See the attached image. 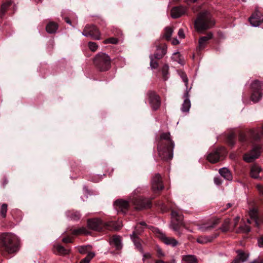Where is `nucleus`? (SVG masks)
Masks as SVG:
<instances>
[{
    "mask_svg": "<svg viewBox=\"0 0 263 263\" xmlns=\"http://www.w3.org/2000/svg\"><path fill=\"white\" fill-rule=\"evenodd\" d=\"M260 155L259 148L258 147H254L249 153L245 154L243 156V160L248 163L251 162L257 158Z\"/></svg>",
    "mask_w": 263,
    "mask_h": 263,
    "instance_id": "nucleus-14",
    "label": "nucleus"
},
{
    "mask_svg": "<svg viewBox=\"0 0 263 263\" xmlns=\"http://www.w3.org/2000/svg\"><path fill=\"white\" fill-rule=\"evenodd\" d=\"M237 256L234 260V263H241L247 260L248 255L242 251L237 250Z\"/></svg>",
    "mask_w": 263,
    "mask_h": 263,
    "instance_id": "nucleus-22",
    "label": "nucleus"
},
{
    "mask_svg": "<svg viewBox=\"0 0 263 263\" xmlns=\"http://www.w3.org/2000/svg\"><path fill=\"white\" fill-rule=\"evenodd\" d=\"M143 259L145 260L146 259L150 258L151 257V255L149 253H143Z\"/></svg>",
    "mask_w": 263,
    "mask_h": 263,
    "instance_id": "nucleus-53",
    "label": "nucleus"
},
{
    "mask_svg": "<svg viewBox=\"0 0 263 263\" xmlns=\"http://www.w3.org/2000/svg\"><path fill=\"white\" fill-rule=\"evenodd\" d=\"M257 187L258 190H259V191L260 193H261L263 195V186H261V185H257Z\"/></svg>",
    "mask_w": 263,
    "mask_h": 263,
    "instance_id": "nucleus-58",
    "label": "nucleus"
},
{
    "mask_svg": "<svg viewBox=\"0 0 263 263\" xmlns=\"http://www.w3.org/2000/svg\"><path fill=\"white\" fill-rule=\"evenodd\" d=\"M82 33L84 36L90 37L93 40H99L101 39L100 31L93 25H86Z\"/></svg>",
    "mask_w": 263,
    "mask_h": 263,
    "instance_id": "nucleus-9",
    "label": "nucleus"
},
{
    "mask_svg": "<svg viewBox=\"0 0 263 263\" xmlns=\"http://www.w3.org/2000/svg\"><path fill=\"white\" fill-rule=\"evenodd\" d=\"M18 250V241L16 237L11 233L0 235V251L2 252L13 253Z\"/></svg>",
    "mask_w": 263,
    "mask_h": 263,
    "instance_id": "nucleus-1",
    "label": "nucleus"
},
{
    "mask_svg": "<svg viewBox=\"0 0 263 263\" xmlns=\"http://www.w3.org/2000/svg\"><path fill=\"white\" fill-rule=\"evenodd\" d=\"M222 232H226L231 230L230 228V219L229 218L226 219L221 228H220Z\"/></svg>",
    "mask_w": 263,
    "mask_h": 263,
    "instance_id": "nucleus-32",
    "label": "nucleus"
},
{
    "mask_svg": "<svg viewBox=\"0 0 263 263\" xmlns=\"http://www.w3.org/2000/svg\"><path fill=\"white\" fill-rule=\"evenodd\" d=\"M179 74L180 77L182 78V81L184 82L185 85L186 86V91L184 95V100L182 105L181 110L183 112H188L191 107V102L189 100V90L191 89V88L188 89L187 84H188V78L187 77L186 74L183 71H179Z\"/></svg>",
    "mask_w": 263,
    "mask_h": 263,
    "instance_id": "nucleus-7",
    "label": "nucleus"
},
{
    "mask_svg": "<svg viewBox=\"0 0 263 263\" xmlns=\"http://www.w3.org/2000/svg\"><path fill=\"white\" fill-rule=\"evenodd\" d=\"M250 231V228L249 226L245 224L239 227L236 231L237 233H248Z\"/></svg>",
    "mask_w": 263,
    "mask_h": 263,
    "instance_id": "nucleus-38",
    "label": "nucleus"
},
{
    "mask_svg": "<svg viewBox=\"0 0 263 263\" xmlns=\"http://www.w3.org/2000/svg\"><path fill=\"white\" fill-rule=\"evenodd\" d=\"M9 183V180L6 177H3L1 180V186L2 189H5Z\"/></svg>",
    "mask_w": 263,
    "mask_h": 263,
    "instance_id": "nucleus-44",
    "label": "nucleus"
},
{
    "mask_svg": "<svg viewBox=\"0 0 263 263\" xmlns=\"http://www.w3.org/2000/svg\"><path fill=\"white\" fill-rule=\"evenodd\" d=\"M214 182L217 185H219L221 183V181L220 179L218 178H214Z\"/></svg>",
    "mask_w": 263,
    "mask_h": 263,
    "instance_id": "nucleus-55",
    "label": "nucleus"
},
{
    "mask_svg": "<svg viewBox=\"0 0 263 263\" xmlns=\"http://www.w3.org/2000/svg\"><path fill=\"white\" fill-rule=\"evenodd\" d=\"M71 220L74 221H77L80 219L81 217V214L79 212H72L68 215Z\"/></svg>",
    "mask_w": 263,
    "mask_h": 263,
    "instance_id": "nucleus-36",
    "label": "nucleus"
},
{
    "mask_svg": "<svg viewBox=\"0 0 263 263\" xmlns=\"http://www.w3.org/2000/svg\"><path fill=\"white\" fill-rule=\"evenodd\" d=\"M72 234L75 235H81V234H88L89 232L85 227H82L77 229H74L72 232Z\"/></svg>",
    "mask_w": 263,
    "mask_h": 263,
    "instance_id": "nucleus-33",
    "label": "nucleus"
},
{
    "mask_svg": "<svg viewBox=\"0 0 263 263\" xmlns=\"http://www.w3.org/2000/svg\"><path fill=\"white\" fill-rule=\"evenodd\" d=\"M8 210V205L6 203L2 204L1 209L0 213L2 217L5 218L6 217L7 212Z\"/></svg>",
    "mask_w": 263,
    "mask_h": 263,
    "instance_id": "nucleus-39",
    "label": "nucleus"
},
{
    "mask_svg": "<svg viewBox=\"0 0 263 263\" xmlns=\"http://www.w3.org/2000/svg\"><path fill=\"white\" fill-rule=\"evenodd\" d=\"M252 94L251 100L254 102H257L262 98L263 90V83L258 80H254L251 85Z\"/></svg>",
    "mask_w": 263,
    "mask_h": 263,
    "instance_id": "nucleus-6",
    "label": "nucleus"
},
{
    "mask_svg": "<svg viewBox=\"0 0 263 263\" xmlns=\"http://www.w3.org/2000/svg\"><path fill=\"white\" fill-rule=\"evenodd\" d=\"M261 171V167L256 165H253L251 167L250 170V175L251 177L255 178V179H258L260 178L259 174Z\"/></svg>",
    "mask_w": 263,
    "mask_h": 263,
    "instance_id": "nucleus-23",
    "label": "nucleus"
},
{
    "mask_svg": "<svg viewBox=\"0 0 263 263\" xmlns=\"http://www.w3.org/2000/svg\"><path fill=\"white\" fill-rule=\"evenodd\" d=\"M161 239L164 243L167 245L175 247L178 244V241L172 237H167L164 234L161 235Z\"/></svg>",
    "mask_w": 263,
    "mask_h": 263,
    "instance_id": "nucleus-25",
    "label": "nucleus"
},
{
    "mask_svg": "<svg viewBox=\"0 0 263 263\" xmlns=\"http://www.w3.org/2000/svg\"><path fill=\"white\" fill-rule=\"evenodd\" d=\"M185 1L186 2H189L190 3H195L197 1V0H185Z\"/></svg>",
    "mask_w": 263,
    "mask_h": 263,
    "instance_id": "nucleus-61",
    "label": "nucleus"
},
{
    "mask_svg": "<svg viewBox=\"0 0 263 263\" xmlns=\"http://www.w3.org/2000/svg\"><path fill=\"white\" fill-rule=\"evenodd\" d=\"M58 28V25L53 22H49L46 26V30L49 33H54Z\"/></svg>",
    "mask_w": 263,
    "mask_h": 263,
    "instance_id": "nucleus-26",
    "label": "nucleus"
},
{
    "mask_svg": "<svg viewBox=\"0 0 263 263\" xmlns=\"http://www.w3.org/2000/svg\"><path fill=\"white\" fill-rule=\"evenodd\" d=\"M95 255L93 252H89L87 256L81 260L80 263H89L90 260L95 256Z\"/></svg>",
    "mask_w": 263,
    "mask_h": 263,
    "instance_id": "nucleus-42",
    "label": "nucleus"
},
{
    "mask_svg": "<svg viewBox=\"0 0 263 263\" xmlns=\"http://www.w3.org/2000/svg\"><path fill=\"white\" fill-rule=\"evenodd\" d=\"M151 185L153 191L156 193L164 189L162 177L159 174H156L151 179Z\"/></svg>",
    "mask_w": 263,
    "mask_h": 263,
    "instance_id": "nucleus-12",
    "label": "nucleus"
},
{
    "mask_svg": "<svg viewBox=\"0 0 263 263\" xmlns=\"http://www.w3.org/2000/svg\"><path fill=\"white\" fill-rule=\"evenodd\" d=\"M154 45L156 50L153 55L156 59H161L166 53L167 46L165 43H160L158 41H156Z\"/></svg>",
    "mask_w": 263,
    "mask_h": 263,
    "instance_id": "nucleus-13",
    "label": "nucleus"
},
{
    "mask_svg": "<svg viewBox=\"0 0 263 263\" xmlns=\"http://www.w3.org/2000/svg\"><path fill=\"white\" fill-rule=\"evenodd\" d=\"M11 5V3L9 2H6L3 4L0 9V17H2L5 14L8 7Z\"/></svg>",
    "mask_w": 263,
    "mask_h": 263,
    "instance_id": "nucleus-37",
    "label": "nucleus"
},
{
    "mask_svg": "<svg viewBox=\"0 0 263 263\" xmlns=\"http://www.w3.org/2000/svg\"><path fill=\"white\" fill-rule=\"evenodd\" d=\"M93 62L95 66L100 71L109 70L111 67V59L107 54L103 52L98 53L94 58Z\"/></svg>",
    "mask_w": 263,
    "mask_h": 263,
    "instance_id": "nucleus-4",
    "label": "nucleus"
},
{
    "mask_svg": "<svg viewBox=\"0 0 263 263\" xmlns=\"http://www.w3.org/2000/svg\"><path fill=\"white\" fill-rule=\"evenodd\" d=\"M197 241L200 243L203 244L206 243L211 240L206 237H200L197 239Z\"/></svg>",
    "mask_w": 263,
    "mask_h": 263,
    "instance_id": "nucleus-46",
    "label": "nucleus"
},
{
    "mask_svg": "<svg viewBox=\"0 0 263 263\" xmlns=\"http://www.w3.org/2000/svg\"><path fill=\"white\" fill-rule=\"evenodd\" d=\"M215 25V21L208 10L200 12L194 22L195 29L199 32L211 28Z\"/></svg>",
    "mask_w": 263,
    "mask_h": 263,
    "instance_id": "nucleus-2",
    "label": "nucleus"
},
{
    "mask_svg": "<svg viewBox=\"0 0 263 263\" xmlns=\"http://www.w3.org/2000/svg\"><path fill=\"white\" fill-rule=\"evenodd\" d=\"M231 263H234V261H233V262H231Z\"/></svg>",
    "mask_w": 263,
    "mask_h": 263,
    "instance_id": "nucleus-64",
    "label": "nucleus"
},
{
    "mask_svg": "<svg viewBox=\"0 0 263 263\" xmlns=\"http://www.w3.org/2000/svg\"><path fill=\"white\" fill-rule=\"evenodd\" d=\"M219 173L224 178L227 180H231L232 176L230 171L225 167L219 169Z\"/></svg>",
    "mask_w": 263,
    "mask_h": 263,
    "instance_id": "nucleus-29",
    "label": "nucleus"
},
{
    "mask_svg": "<svg viewBox=\"0 0 263 263\" xmlns=\"http://www.w3.org/2000/svg\"><path fill=\"white\" fill-rule=\"evenodd\" d=\"M250 218L247 219V222L249 223H251L252 221H253L255 223V225L256 227L259 226V221L258 217L257 211L255 209H252L250 210L249 212Z\"/></svg>",
    "mask_w": 263,
    "mask_h": 263,
    "instance_id": "nucleus-21",
    "label": "nucleus"
},
{
    "mask_svg": "<svg viewBox=\"0 0 263 263\" xmlns=\"http://www.w3.org/2000/svg\"><path fill=\"white\" fill-rule=\"evenodd\" d=\"M171 217L172 223L171 227L173 230L177 232V235L180 236L181 235V233L178 230L179 226L182 224L183 216L180 212L172 210Z\"/></svg>",
    "mask_w": 263,
    "mask_h": 263,
    "instance_id": "nucleus-8",
    "label": "nucleus"
},
{
    "mask_svg": "<svg viewBox=\"0 0 263 263\" xmlns=\"http://www.w3.org/2000/svg\"><path fill=\"white\" fill-rule=\"evenodd\" d=\"M186 11V8L183 6H178L173 7L171 11V16L174 18H177L180 17Z\"/></svg>",
    "mask_w": 263,
    "mask_h": 263,
    "instance_id": "nucleus-20",
    "label": "nucleus"
},
{
    "mask_svg": "<svg viewBox=\"0 0 263 263\" xmlns=\"http://www.w3.org/2000/svg\"><path fill=\"white\" fill-rule=\"evenodd\" d=\"M219 223V219L213 218L211 220L210 223L203 224L199 227V230L202 232H205L213 229L215 226Z\"/></svg>",
    "mask_w": 263,
    "mask_h": 263,
    "instance_id": "nucleus-19",
    "label": "nucleus"
},
{
    "mask_svg": "<svg viewBox=\"0 0 263 263\" xmlns=\"http://www.w3.org/2000/svg\"><path fill=\"white\" fill-rule=\"evenodd\" d=\"M161 142L162 143V145H174V143L171 139L170 133H163L160 135L157 144H160Z\"/></svg>",
    "mask_w": 263,
    "mask_h": 263,
    "instance_id": "nucleus-18",
    "label": "nucleus"
},
{
    "mask_svg": "<svg viewBox=\"0 0 263 263\" xmlns=\"http://www.w3.org/2000/svg\"><path fill=\"white\" fill-rule=\"evenodd\" d=\"M173 32V29L171 27H166L165 28L164 32L162 35V38L167 41L171 40V37Z\"/></svg>",
    "mask_w": 263,
    "mask_h": 263,
    "instance_id": "nucleus-30",
    "label": "nucleus"
},
{
    "mask_svg": "<svg viewBox=\"0 0 263 263\" xmlns=\"http://www.w3.org/2000/svg\"><path fill=\"white\" fill-rule=\"evenodd\" d=\"M139 224H140V225L142 226H146V224L145 222H143H143H140V223H139Z\"/></svg>",
    "mask_w": 263,
    "mask_h": 263,
    "instance_id": "nucleus-62",
    "label": "nucleus"
},
{
    "mask_svg": "<svg viewBox=\"0 0 263 263\" xmlns=\"http://www.w3.org/2000/svg\"><path fill=\"white\" fill-rule=\"evenodd\" d=\"M119 42V40L116 37H110L106 39L103 41V43L105 44H117Z\"/></svg>",
    "mask_w": 263,
    "mask_h": 263,
    "instance_id": "nucleus-40",
    "label": "nucleus"
},
{
    "mask_svg": "<svg viewBox=\"0 0 263 263\" xmlns=\"http://www.w3.org/2000/svg\"><path fill=\"white\" fill-rule=\"evenodd\" d=\"M79 251L81 254H85L87 251V247H81L79 249Z\"/></svg>",
    "mask_w": 263,
    "mask_h": 263,
    "instance_id": "nucleus-50",
    "label": "nucleus"
},
{
    "mask_svg": "<svg viewBox=\"0 0 263 263\" xmlns=\"http://www.w3.org/2000/svg\"><path fill=\"white\" fill-rule=\"evenodd\" d=\"M258 243L260 247H263V236L258 240Z\"/></svg>",
    "mask_w": 263,
    "mask_h": 263,
    "instance_id": "nucleus-57",
    "label": "nucleus"
},
{
    "mask_svg": "<svg viewBox=\"0 0 263 263\" xmlns=\"http://www.w3.org/2000/svg\"><path fill=\"white\" fill-rule=\"evenodd\" d=\"M64 20L67 24H71V22L68 17H65Z\"/></svg>",
    "mask_w": 263,
    "mask_h": 263,
    "instance_id": "nucleus-59",
    "label": "nucleus"
},
{
    "mask_svg": "<svg viewBox=\"0 0 263 263\" xmlns=\"http://www.w3.org/2000/svg\"><path fill=\"white\" fill-rule=\"evenodd\" d=\"M174 145H162V143L157 144V151L159 156L165 161L171 160L173 157Z\"/></svg>",
    "mask_w": 263,
    "mask_h": 263,
    "instance_id": "nucleus-5",
    "label": "nucleus"
},
{
    "mask_svg": "<svg viewBox=\"0 0 263 263\" xmlns=\"http://www.w3.org/2000/svg\"><path fill=\"white\" fill-rule=\"evenodd\" d=\"M239 140L241 142H243L246 140V136L243 133H240L239 136Z\"/></svg>",
    "mask_w": 263,
    "mask_h": 263,
    "instance_id": "nucleus-49",
    "label": "nucleus"
},
{
    "mask_svg": "<svg viewBox=\"0 0 263 263\" xmlns=\"http://www.w3.org/2000/svg\"><path fill=\"white\" fill-rule=\"evenodd\" d=\"M255 132L253 130L250 131V135L254 139H257L260 138V135L258 133H255Z\"/></svg>",
    "mask_w": 263,
    "mask_h": 263,
    "instance_id": "nucleus-47",
    "label": "nucleus"
},
{
    "mask_svg": "<svg viewBox=\"0 0 263 263\" xmlns=\"http://www.w3.org/2000/svg\"><path fill=\"white\" fill-rule=\"evenodd\" d=\"M87 225L89 229L97 231H101L104 228L111 231H118L122 226L119 222L109 221L104 222L99 218L88 219Z\"/></svg>",
    "mask_w": 263,
    "mask_h": 263,
    "instance_id": "nucleus-3",
    "label": "nucleus"
},
{
    "mask_svg": "<svg viewBox=\"0 0 263 263\" xmlns=\"http://www.w3.org/2000/svg\"><path fill=\"white\" fill-rule=\"evenodd\" d=\"M147 95L152 108L154 110H157L161 105V100L159 96L155 91L152 90L148 91Z\"/></svg>",
    "mask_w": 263,
    "mask_h": 263,
    "instance_id": "nucleus-10",
    "label": "nucleus"
},
{
    "mask_svg": "<svg viewBox=\"0 0 263 263\" xmlns=\"http://www.w3.org/2000/svg\"><path fill=\"white\" fill-rule=\"evenodd\" d=\"M179 43V41L176 38H174L172 41V44L174 45H178Z\"/></svg>",
    "mask_w": 263,
    "mask_h": 263,
    "instance_id": "nucleus-56",
    "label": "nucleus"
},
{
    "mask_svg": "<svg viewBox=\"0 0 263 263\" xmlns=\"http://www.w3.org/2000/svg\"><path fill=\"white\" fill-rule=\"evenodd\" d=\"M162 73L164 80H166L167 79V75L168 73V66L167 65H164L163 67Z\"/></svg>",
    "mask_w": 263,
    "mask_h": 263,
    "instance_id": "nucleus-45",
    "label": "nucleus"
},
{
    "mask_svg": "<svg viewBox=\"0 0 263 263\" xmlns=\"http://www.w3.org/2000/svg\"><path fill=\"white\" fill-rule=\"evenodd\" d=\"M182 261L184 263H197V259L194 255H186L182 256Z\"/></svg>",
    "mask_w": 263,
    "mask_h": 263,
    "instance_id": "nucleus-31",
    "label": "nucleus"
},
{
    "mask_svg": "<svg viewBox=\"0 0 263 263\" xmlns=\"http://www.w3.org/2000/svg\"><path fill=\"white\" fill-rule=\"evenodd\" d=\"M232 206L231 203H228L227 205V209L230 208Z\"/></svg>",
    "mask_w": 263,
    "mask_h": 263,
    "instance_id": "nucleus-63",
    "label": "nucleus"
},
{
    "mask_svg": "<svg viewBox=\"0 0 263 263\" xmlns=\"http://www.w3.org/2000/svg\"><path fill=\"white\" fill-rule=\"evenodd\" d=\"M114 205L117 211H120L125 213L128 210L129 203L127 201L122 199H118L115 202Z\"/></svg>",
    "mask_w": 263,
    "mask_h": 263,
    "instance_id": "nucleus-17",
    "label": "nucleus"
},
{
    "mask_svg": "<svg viewBox=\"0 0 263 263\" xmlns=\"http://www.w3.org/2000/svg\"><path fill=\"white\" fill-rule=\"evenodd\" d=\"M157 251L158 256L159 257L163 256L164 255V253L163 252L162 250L160 248H158Z\"/></svg>",
    "mask_w": 263,
    "mask_h": 263,
    "instance_id": "nucleus-54",
    "label": "nucleus"
},
{
    "mask_svg": "<svg viewBox=\"0 0 263 263\" xmlns=\"http://www.w3.org/2000/svg\"><path fill=\"white\" fill-rule=\"evenodd\" d=\"M135 209L137 210L149 208L151 206V201L149 199L143 198H135L132 201Z\"/></svg>",
    "mask_w": 263,
    "mask_h": 263,
    "instance_id": "nucleus-11",
    "label": "nucleus"
},
{
    "mask_svg": "<svg viewBox=\"0 0 263 263\" xmlns=\"http://www.w3.org/2000/svg\"><path fill=\"white\" fill-rule=\"evenodd\" d=\"M88 47L91 51L95 52L97 50L98 46L95 42H89L88 43Z\"/></svg>",
    "mask_w": 263,
    "mask_h": 263,
    "instance_id": "nucleus-43",
    "label": "nucleus"
},
{
    "mask_svg": "<svg viewBox=\"0 0 263 263\" xmlns=\"http://www.w3.org/2000/svg\"><path fill=\"white\" fill-rule=\"evenodd\" d=\"M222 151H224L223 148H219L213 151L208 155L207 159L211 163L217 162L222 155Z\"/></svg>",
    "mask_w": 263,
    "mask_h": 263,
    "instance_id": "nucleus-16",
    "label": "nucleus"
},
{
    "mask_svg": "<svg viewBox=\"0 0 263 263\" xmlns=\"http://www.w3.org/2000/svg\"><path fill=\"white\" fill-rule=\"evenodd\" d=\"M56 249L59 253L62 255L68 254L69 253V250L66 249L64 248L63 246L61 245H57L56 247Z\"/></svg>",
    "mask_w": 263,
    "mask_h": 263,
    "instance_id": "nucleus-35",
    "label": "nucleus"
},
{
    "mask_svg": "<svg viewBox=\"0 0 263 263\" xmlns=\"http://www.w3.org/2000/svg\"><path fill=\"white\" fill-rule=\"evenodd\" d=\"M236 135L234 133L230 134L227 138V141L230 145L233 146L235 144Z\"/></svg>",
    "mask_w": 263,
    "mask_h": 263,
    "instance_id": "nucleus-34",
    "label": "nucleus"
},
{
    "mask_svg": "<svg viewBox=\"0 0 263 263\" xmlns=\"http://www.w3.org/2000/svg\"><path fill=\"white\" fill-rule=\"evenodd\" d=\"M178 35L181 39H184L185 37V34L184 33V31L182 29H180L178 30Z\"/></svg>",
    "mask_w": 263,
    "mask_h": 263,
    "instance_id": "nucleus-48",
    "label": "nucleus"
},
{
    "mask_svg": "<svg viewBox=\"0 0 263 263\" xmlns=\"http://www.w3.org/2000/svg\"><path fill=\"white\" fill-rule=\"evenodd\" d=\"M149 59L151 60L150 65L151 68L153 69L157 68L158 67V63L157 61L155 60L156 59L153 57V54L149 55Z\"/></svg>",
    "mask_w": 263,
    "mask_h": 263,
    "instance_id": "nucleus-41",
    "label": "nucleus"
},
{
    "mask_svg": "<svg viewBox=\"0 0 263 263\" xmlns=\"http://www.w3.org/2000/svg\"><path fill=\"white\" fill-rule=\"evenodd\" d=\"M249 20L252 26L257 27L263 22V15L258 11H255Z\"/></svg>",
    "mask_w": 263,
    "mask_h": 263,
    "instance_id": "nucleus-15",
    "label": "nucleus"
},
{
    "mask_svg": "<svg viewBox=\"0 0 263 263\" xmlns=\"http://www.w3.org/2000/svg\"><path fill=\"white\" fill-rule=\"evenodd\" d=\"M131 238L132 239L136 247L142 253H143L141 245L139 238L137 237L136 232H134L133 234L131 235Z\"/></svg>",
    "mask_w": 263,
    "mask_h": 263,
    "instance_id": "nucleus-27",
    "label": "nucleus"
},
{
    "mask_svg": "<svg viewBox=\"0 0 263 263\" xmlns=\"http://www.w3.org/2000/svg\"><path fill=\"white\" fill-rule=\"evenodd\" d=\"M239 219H240V217L239 216H237L234 218L233 229L234 228H235L236 227V226L238 224Z\"/></svg>",
    "mask_w": 263,
    "mask_h": 263,
    "instance_id": "nucleus-52",
    "label": "nucleus"
},
{
    "mask_svg": "<svg viewBox=\"0 0 263 263\" xmlns=\"http://www.w3.org/2000/svg\"><path fill=\"white\" fill-rule=\"evenodd\" d=\"M110 243L114 246L117 250H120L122 247L121 238L119 236H114L110 239Z\"/></svg>",
    "mask_w": 263,
    "mask_h": 263,
    "instance_id": "nucleus-24",
    "label": "nucleus"
},
{
    "mask_svg": "<svg viewBox=\"0 0 263 263\" xmlns=\"http://www.w3.org/2000/svg\"><path fill=\"white\" fill-rule=\"evenodd\" d=\"M252 263H263V259L262 260H258L253 261Z\"/></svg>",
    "mask_w": 263,
    "mask_h": 263,
    "instance_id": "nucleus-60",
    "label": "nucleus"
},
{
    "mask_svg": "<svg viewBox=\"0 0 263 263\" xmlns=\"http://www.w3.org/2000/svg\"><path fill=\"white\" fill-rule=\"evenodd\" d=\"M62 241L64 243H71L72 240L69 237H66L62 239Z\"/></svg>",
    "mask_w": 263,
    "mask_h": 263,
    "instance_id": "nucleus-51",
    "label": "nucleus"
},
{
    "mask_svg": "<svg viewBox=\"0 0 263 263\" xmlns=\"http://www.w3.org/2000/svg\"><path fill=\"white\" fill-rule=\"evenodd\" d=\"M213 36V34L212 33H209L206 36H202L199 39V47L200 48H203L206 42L211 39Z\"/></svg>",
    "mask_w": 263,
    "mask_h": 263,
    "instance_id": "nucleus-28",
    "label": "nucleus"
}]
</instances>
